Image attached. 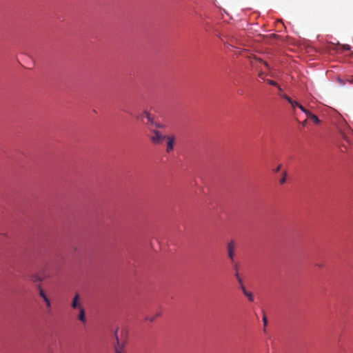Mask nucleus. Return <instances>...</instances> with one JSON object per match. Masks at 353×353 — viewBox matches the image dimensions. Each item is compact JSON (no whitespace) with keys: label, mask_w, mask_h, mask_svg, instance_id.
I'll list each match as a JSON object with an SVG mask.
<instances>
[{"label":"nucleus","mask_w":353,"mask_h":353,"mask_svg":"<svg viewBox=\"0 0 353 353\" xmlns=\"http://www.w3.org/2000/svg\"><path fill=\"white\" fill-rule=\"evenodd\" d=\"M143 117H145V119L148 121V123H149V124L154 123V119L148 111L145 110L139 117H138V118H140V119H143Z\"/></svg>","instance_id":"8"},{"label":"nucleus","mask_w":353,"mask_h":353,"mask_svg":"<svg viewBox=\"0 0 353 353\" xmlns=\"http://www.w3.org/2000/svg\"><path fill=\"white\" fill-rule=\"evenodd\" d=\"M290 104H291V105H292V106H293V107H295V106H297V107H298V106H299V105L300 103H299L298 102H296V101H295V103H290Z\"/></svg>","instance_id":"23"},{"label":"nucleus","mask_w":353,"mask_h":353,"mask_svg":"<svg viewBox=\"0 0 353 353\" xmlns=\"http://www.w3.org/2000/svg\"><path fill=\"white\" fill-rule=\"evenodd\" d=\"M263 321L264 325L266 326L268 324V319H267V317L265 315H264L263 317Z\"/></svg>","instance_id":"19"},{"label":"nucleus","mask_w":353,"mask_h":353,"mask_svg":"<svg viewBox=\"0 0 353 353\" xmlns=\"http://www.w3.org/2000/svg\"><path fill=\"white\" fill-rule=\"evenodd\" d=\"M234 268L236 270V272H238V270H239L238 267L236 265V266H234Z\"/></svg>","instance_id":"26"},{"label":"nucleus","mask_w":353,"mask_h":353,"mask_svg":"<svg viewBox=\"0 0 353 353\" xmlns=\"http://www.w3.org/2000/svg\"><path fill=\"white\" fill-rule=\"evenodd\" d=\"M241 290L243 292V294H245V292H248V291H247V290L245 289V286L243 285V284L242 283V285H241Z\"/></svg>","instance_id":"21"},{"label":"nucleus","mask_w":353,"mask_h":353,"mask_svg":"<svg viewBox=\"0 0 353 353\" xmlns=\"http://www.w3.org/2000/svg\"><path fill=\"white\" fill-rule=\"evenodd\" d=\"M225 46L226 47H228V46H231V47H232V45H230V44H228V43H225Z\"/></svg>","instance_id":"25"},{"label":"nucleus","mask_w":353,"mask_h":353,"mask_svg":"<svg viewBox=\"0 0 353 353\" xmlns=\"http://www.w3.org/2000/svg\"><path fill=\"white\" fill-rule=\"evenodd\" d=\"M305 114L310 118L311 117V114H313L311 112H310L309 110H307L306 112H305Z\"/></svg>","instance_id":"22"},{"label":"nucleus","mask_w":353,"mask_h":353,"mask_svg":"<svg viewBox=\"0 0 353 353\" xmlns=\"http://www.w3.org/2000/svg\"><path fill=\"white\" fill-rule=\"evenodd\" d=\"M43 301L45 302V303L46 305L48 312H50L51 311V307H52V303H51L50 300L49 299V298H48V299H46Z\"/></svg>","instance_id":"11"},{"label":"nucleus","mask_w":353,"mask_h":353,"mask_svg":"<svg viewBox=\"0 0 353 353\" xmlns=\"http://www.w3.org/2000/svg\"><path fill=\"white\" fill-rule=\"evenodd\" d=\"M161 315L160 313H157L155 316H145V319L146 321H149L150 322H152L155 320V319L158 316H159Z\"/></svg>","instance_id":"13"},{"label":"nucleus","mask_w":353,"mask_h":353,"mask_svg":"<svg viewBox=\"0 0 353 353\" xmlns=\"http://www.w3.org/2000/svg\"><path fill=\"white\" fill-rule=\"evenodd\" d=\"M244 294L248 297L250 301H254V296L252 293L248 292H245Z\"/></svg>","instance_id":"15"},{"label":"nucleus","mask_w":353,"mask_h":353,"mask_svg":"<svg viewBox=\"0 0 353 353\" xmlns=\"http://www.w3.org/2000/svg\"><path fill=\"white\" fill-rule=\"evenodd\" d=\"M116 339H117V345L114 347L115 353H128L125 350V345L121 344L117 336V332L115 333Z\"/></svg>","instance_id":"5"},{"label":"nucleus","mask_w":353,"mask_h":353,"mask_svg":"<svg viewBox=\"0 0 353 353\" xmlns=\"http://www.w3.org/2000/svg\"><path fill=\"white\" fill-rule=\"evenodd\" d=\"M267 82H268V84H270L271 85H274V86L278 87L279 90H281V91L282 90L281 88L278 85V83L276 81L268 79Z\"/></svg>","instance_id":"14"},{"label":"nucleus","mask_w":353,"mask_h":353,"mask_svg":"<svg viewBox=\"0 0 353 353\" xmlns=\"http://www.w3.org/2000/svg\"><path fill=\"white\" fill-rule=\"evenodd\" d=\"M315 123H320V120L319 119V118L317 117V116H316L315 114H311V117H310Z\"/></svg>","instance_id":"16"},{"label":"nucleus","mask_w":353,"mask_h":353,"mask_svg":"<svg viewBox=\"0 0 353 353\" xmlns=\"http://www.w3.org/2000/svg\"><path fill=\"white\" fill-rule=\"evenodd\" d=\"M83 306V304L81 301L80 294L79 293H76L72 299L71 303V307L74 310H77Z\"/></svg>","instance_id":"3"},{"label":"nucleus","mask_w":353,"mask_h":353,"mask_svg":"<svg viewBox=\"0 0 353 353\" xmlns=\"http://www.w3.org/2000/svg\"><path fill=\"white\" fill-rule=\"evenodd\" d=\"M259 77H260L261 78H263V73H260V74H259Z\"/></svg>","instance_id":"28"},{"label":"nucleus","mask_w":353,"mask_h":353,"mask_svg":"<svg viewBox=\"0 0 353 353\" xmlns=\"http://www.w3.org/2000/svg\"><path fill=\"white\" fill-rule=\"evenodd\" d=\"M250 63L252 65H254L256 62H259V63H263L268 70L270 69L269 64L266 61L262 60L261 59L258 58L256 57H250Z\"/></svg>","instance_id":"7"},{"label":"nucleus","mask_w":353,"mask_h":353,"mask_svg":"<svg viewBox=\"0 0 353 353\" xmlns=\"http://www.w3.org/2000/svg\"><path fill=\"white\" fill-rule=\"evenodd\" d=\"M350 81L353 83V79Z\"/></svg>","instance_id":"29"},{"label":"nucleus","mask_w":353,"mask_h":353,"mask_svg":"<svg viewBox=\"0 0 353 353\" xmlns=\"http://www.w3.org/2000/svg\"><path fill=\"white\" fill-rule=\"evenodd\" d=\"M30 281L34 283H40L43 281V279L38 274H33L30 277Z\"/></svg>","instance_id":"9"},{"label":"nucleus","mask_w":353,"mask_h":353,"mask_svg":"<svg viewBox=\"0 0 353 353\" xmlns=\"http://www.w3.org/2000/svg\"><path fill=\"white\" fill-rule=\"evenodd\" d=\"M151 132L152 134L150 137V140L153 144H161L166 138V136L163 135L157 130H151Z\"/></svg>","instance_id":"1"},{"label":"nucleus","mask_w":353,"mask_h":353,"mask_svg":"<svg viewBox=\"0 0 353 353\" xmlns=\"http://www.w3.org/2000/svg\"><path fill=\"white\" fill-rule=\"evenodd\" d=\"M235 277L236 278L238 282L239 283L240 285H242L243 283V279L240 276L239 272H236L235 274Z\"/></svg>","instance_id":"17"},{"label":"nucleus","mask_w":353,"mask_h":353,"mask_svg":"<svg viewBox=\"0 0 353 353\" xmlns=\"http://www.w3.org/2000/svg\"><path fill=\"white\" fill-rule=\"evenodd\" d=\"M79 314L77 315V319L79 321H81L83 323H86V317H85V310L83 307V306L81 307L80 308L77 309Z\"/></svg>","instance_id":"6"},{"label":"nucleus","mask_w":353,"mask_h":353,"mask_svg":"<svg viewBox=\"0 0 353 353\" xmlns=\"http://www.w3.org/2000/svg\"><path fill=\"white\" fill-rule=\"evenodd\" d=\"M235 248L236 243L234 240H232L227 243L228 256L232 262H234V260Z\"/></svg>","instance_id":"2"},{"label":"nucleus","mask_w":353,"mask_h":353,"mask_svg":"<svg viewBox=\"0 0 353 353\" xmlns=\"http://www.w3.org/2000/svg\"><path fill=\"white\" fill-rule=\"evenodd\" d=\"M168 141L166 146V152L168 153L171 152L174 149L175 138L174 136H166L165 138Z\"/></svg>","instance_id":"4"},{"label":"nucleus","mask_w":353,"mask_h":353,"mask_svg":"<svg viewBox=\"0 0 353 353\" xmlns=\"http://www.w3.org/2000/svg\"><path fill=\"white\" fill-rule=\"evenodd\" d=\"M37 290H38V292H39V296L43 299V300L44 301L46 299H48V297L47 296L45 291L43 290V288H41V285H39L38 287H37Z\"/></svg>","instance_id":"10"},{"label":"nucleus","mask_w":353,"mask_h":353,"mask_svg":"<svg viewBox=\"0 0 353 353\" xmlns=\"http://www.w3.org/2000/svg\"><path fill=\"white\" fill-rule=\"evenodd\" d=\"M281 165L280 164V165H279L277 166V168L275 169V172H279V171L281 170Z\"/></svg>","instance_id":"24"},{"label":"nucleus","mask_w":353,"mask_h":353,"mask_svg":"<svg viewBox=\"0 0 353 353\" xmlns=\"http://www.w3.org/2000/svg\"><path fill=\"white\" fill-rule=\"evenodd\" d=\"M280 96L281 97H283V99H285L288 102H289L290 103H295V101L292 100L290 97H288L287 94H280Z\"/></svg>","instance_id":"12"},{"label":"nucleus","mask_w":353,"mask_h":353,"mask_svg":"<svg viewBox=\"0 0 353 353\" xmlns=\"http://www.w3.org/2000/svg\"><path fill=\"white\" fill-rule=\"evenodd\" d=\"M286 179H287V173L285 172L283 173V177H282V178L281 179V180H280V183H281V184L285 183L286 182Z\"/></svg>","instance_id":"18"},{"label":"nucleus","mask_w":353,"mask_h":353,"mask_svg":"<svg viewBox=\"0 0 353 353\" xmlns=\"http://www.w3.org/2000/svg\"><path fill=\"white\" fill-rule=\"evenodd\" d=\"M302 112H303L304 113L306 112V111L307 110V109H305L303 105H301V104L299 105L298 106Z\"/></svg>","instance_id":"20"},{"label":"nucleus","mask_w":353,"mask_h":353,"mask_svg":"<svg viewBox=\"0 0 353 353\" xmlns=\"http://www.w3.org/2000/svg\"><path fill=\"white\" fill-rule=\"evenodd\" d=\"M345 48L346 50H350V47H349V46H345Z\"/></svg>","instance_id":"27"}]
</instances>
